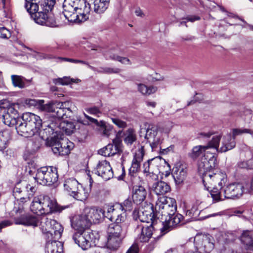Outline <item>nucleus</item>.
Returning <instances> with one entry per match:
<instances>
[{"mask_svg":"<svg viewBox=\"0 0 253 253\" xmlns=\"http://www.w3.org/2000/svg\"><path fill=\"white\" fill-rule=\"evenodd\" d=\"M98 153L105 157H110L115 154H119L116 149L114 148V147L111 143L108 144L105 147L100 149L98 151Z\"/></svg>","mask_w":253,"mask_h":253,"instance_id":"nucleus-41","label":"nucleus"},{"mask_svg":"<svg viewBox=\"0 0 253 253\" xmlns=\"http://www.w3.org/2000/svg\"><path fill=\"white\" fill-rule=\"evenodd\" d=\"M95 174L107 181L113 177V172L110 163L106 161H100L94 169Z\"/></svg>","mask_w":253,"mask_h":253,"instance_id":"nucleus-13","label":"nucleus"},{"mask_svg":"<svg viewBox=\"0 0 253 253\" xmlns=\"http://www.w3.org/2000/svg\"><path fill=\"white\" fill-rule=\"evenodd\" d=\"M138 247L136 245H133L127 251L126 253H138Z\"/></svg>","mask_w":253,"mask_h":253,"instance_id":"nucleus-64","label":"nucleus"},{"mask_svg":"<svg viewBox=\"0 0 253 253\" xmlns=\"http://www.w3.org/2000/svg\"><path fill=\"white\" fill-rule=\"evenodd\" d=\"M47 146L51 147L53 152L57 155H68L74 147V144L68 139H59L58 137H51L48 140Z\"/></svg>","mask_w":253,"mask_h":253,"instance_id":"nucleus-8","label":"nucleus"},{"mask_svg":"<svg viewBox=\"0 0 253 253\" xmlns=\"http://www.w3.org/2000/svg\"><path fill=\"white\" fill-rule=\"evenodd\" d=\"M136 213V215H137V217H136V220L139 219L141 222H147L146 219V217H145V213L144 211L140 209H139L137 211H134L133 214L134 216H135Z\"/></svg>","mask_w":253,"mask_h":253,"instance_id":"nucleus-57","label":"nucleus"},{"mask_svg":"<svg viewBox=\"0 0 253 253\" xmlns=\"http://www.w3.org/2000/svg\"><path fill=\"white\" fill-rule=\"evenodd\" d=\"M75 243L83 250L90 248L95 242L96 237L91 230L76 232L72 236Z\"/></svg>","mask_w":253,"mask_h":253,"instance_id":"nucleus-9","label":"nucleus"},{"mask_svg":"<svg viewBox=\"0 0 253 253\" xmlns=\"http://www.w3.org/2000/svg\"><path fill=\"white\" fill-rule=\"evenodd\" d=\"M4 123L10 126H15V128L17 130V126L20 123L21 118L13 117L12 115H2Z\"/></svg>","mask_w":253,"mask_h":253,"instance_id":"nucleus-39","label":"nucleus"},{"mask_svg":"<svg viewBox=\"0 0 253 253\" xmlns=\"http://www.w3.org/2000/svg\"><path fill=\"white\" fill-rule=\"evenodd\" d=\"M69 207V205L61 206L58 205L56 200L46 195L34 197L30 205V210L35 214L43 215L40 218L39 225L46 240H51L52 235L49 229L51 228V223H55L54 219L49 218L46 215L59 213Z\"/></svg>","mask_w":253,"mask_h":253,"instance_id":"nucleus-2","label":"nucleus"},{"mask_svg":"<svg viewBox=\"0 0 253 253\" xmlns=\"http://www.w3.org/2000/svg\"><path fill=\"white\" fill-rule=\"evenodd\" d=\"M103 55L107 60L111 59L113 60H116L117 55L112 53L111 50H107L103 53Z\"/></svg>","mask_w":253,"mask_h":253,"instance_id":"nucleus-59","label":"nucleus"},{"mask_svg":"<svg viewBox=\"0 0 253 253\" xmlns=\"http://www.w3.org/2000/svg\"><path fill=\"white\" fill-rule=\"evenodd\" d=\"M18 108V104L10 103L7 100H3L0 103V108L4 110L3 115H12L14 118L19 116L17 111Z\"/></svg>","mask_w":253,"mask_h":253,"instance_id":"nucleus-22","label":"nucleus"},{"mask_svg":"<svg viewBox=\"0 0 253 253\" xmlns=\"http://www.w3.org/2000/svg\"><path fill=\"white\" fill-rule=\"evenodd\" d=\"M218 166L216 154L209 153L204 155L198 165V171L203 176V184L207 190H210L211 196L215 202L221 200V192L216 187V184L221 189L226 182L225 174L213 172Z\"/></svg>","mask_w":253,"mask_h":253,"instance_id":"nucleus-1","label":"nucleus"},{"mask_svg":"<svg viewBox=\"0 0 253 253\" xmlns=\"http://www.w3.org/2000/svg\"><path fill=\"white\" fill-rule=\"evenodd\" d=\"M43 100H41L39 105V109L42 111L53 113L55 107V102L44 104Z\"/></svg>","mask_w":253,"mask_h":253,"instance_id":"nucleus-47","label":"nucleus"},{"mask_svg":"<svg viewBox=\"0 0 253 253\" xmlns=\"http://www.w3.org/2000/svg\"><path fill=\"white\" fill-rule=\"evenodd\" d=\"M63 7L64 15L70 22L80 23L89 18L90 6L85 0H64Z\"/></svg>","mask_w":253,"mask_h":253,"instance_id":"nucleus-3","label":"nucleus"},{"mask_svg":"<svg viewBox=\"0 0 253 253\" xmlns=\"http://www.w3.org/2000/svg\"><path fill=\"white\" fill-rule=\"evenodd\" d=\"M10 131L5 129L0 132V150L3 151L7 146L8 141L10 139Z\"/></svg>","mask_w":253,"mask_h":253,"instance_id":"nucleus-36","label":"nucleus"},{"mask_svg":"<svg viewBox=\"0 0 253 253\" xmlns=\"http://www.w3.org/2000/svg\"><path fill=\"white\" fill-rule=\"evenodd\" d=\"M42 126V120L39 116L27 112L21 117V122L17 126V132L25 137H31L38 133Z\"/></svg>","mask_w":253,"mask_h":253,"instance_id":"nucleus-5","label":"nucleus"},{"mask_svg":"<svg viewBox=\"0 0 253 253\" xmlns=\"http://www.w3.org/2000/svg\"><path fill=\"white\" fill-rule=\"evenodd\" d=\"M87 112L91 115H96L97 116H98V114L101 113V111H100L99 109L97 107L89 108L87 110Z\"/></svg>","mask_w":253,"mask_h":253,"instance_id":"nucleus-63","label":"nucleus"},{"mask_svg":"<svg viewBox=\"0 0 253 253\" xmlns=\"http://www.w3.org/2000/svg\"><path fill=\"white\" fill-rule=\"evenodd\" d=\"M202 204V202L196 200L191 209L192 211H193V215H195V216H197V217L202 211V207H201Z\"/></svg>","mask_w":253,"mask_h":253,"instance_id":"nucleus-50","label":"nucleus"},{"mask_svg":"<svg viewBox=\"0 0 253 253\" xmlns=\"http://www.w3.org/2000/svg\"><path fill=\"white\" fill-rule=\"evenodd\" d=\"M87 219L89 220V223L98 221L103 216V210L100 208L86 207L83 211Z\"/></svg>","mask_w":253,"mask_h":253,"instance_id":"nucleus-19","label":"nucleus"},{"mask_svg":"<svg viewBox=\"0 0 253 253\" xmlns=\"http://www.w3.org/2000/svg\"><path fill=\"white\" fill-rule=\"evenodd\" d=\"M184 248L183 253H201L198 251L197 243L196 242V238H190L185 244L183 245Z\"/></svg>","mask_w":253,"mask_h":253,"instance_id":"nucleus-32","label":"nucleus"},{"mask_svg":"<svg viewBox=\"0 0 253 253\" xmlns=\"http://www.w3.org/2000/svg\"><path fill=\"white\" fill-rule=\"evenodd\" d=\"M124 238L119 236L108 235L107 247L111 250H116L120 246Z\"/></svg>","mask_w":253,"mask_h":253,"instance_id":"nucleus-28","label":"nucleus"},{"mask_svg":"<svg viewBox=\"0 0 253 253\" xmlns=\"http://www.w3.org/2000/svg\"><path fill=\"white\" fill-rule=\"evenodd\" d=\"M207 150V147L203 145H198L193 148L189 156L193 159H196L203 155V153Z\"/></svg>","mask_w":253,"mask_h":253,"instance_id":"nucleus-43","label":"nucleus"},{"mask_svg":"<svg viewBox=\"0 0 253 253\" xmlns=\"http://www.w3.org/2000/svg\"><path fill=\"white\" fill-rule=\"evenodd\" d=\"M169 219L166 225H165L163 228L161 229L162 232L165 231L166 233L168 232L170 228H173L180 224L182 220L183 219L182 215L179 213H174L173 215L169 216Z\"/></svg>","mask_w":253,"mask_h":253,"instance_id":"nucleus-25","label":"nucleus"},{"mask_svg":"<svg viewBox=\"0 0 253 253\" xmlns=\"http://www.w3.org/2000/svg\"><path fill=\"white\" fill-rule=\"evenodd\" d=\"M58 178L57 168L53 167H44L37 170L35 179L37 182L43 185H51Z\"/></svg>","mask_w":253,"mask_h":253,"instance_id":"nucleus-7","label":"nucleus"},{"mask_svg":"<svg viewBox=\"0 0 253 253\" xmlns=\"http://www.w3.org/2000/svg\"><path fill=\"white\" fill-rule=\"evenodd\" d=\"M78 126L77 124H75V123L68 121H63L59 125V127L67 135H71L74 133Z\"/></svg>","mask_w":253,"mask_h":253,"instance_id":"nucleus-29","label":"nucleus"},{"mask_svg":"<svg viewBox=\"0 0 253 253\" xmlns=\"http://www.w3.org/2000/svg\"><path fill=\"white\" fill-rule=\"evenodd\" d=\"M111 119L112 122L120 128L124 129L127 126V124L126 122L122 121L117 118H111Z\"/></svg>","mask_w":253,"mask_h":253,"instance_id":"nucleus-55","label":"nucleus"},{"mask_svg":"<svg viewBox=\"0 0 253 253\" xmlns=\"http://www.w3.org/2000/svg\"><path fill=\"white\" fill-rule=\"evenodd\" d=\"M88 193L80 185L78 190L75 191L72 196L75 198L77 200L84 201H85L88 196Z\"/></svg>","mask_w":253,"mask_h":253,"instance_id":"nucleus-42","label":"nucleus"},{"mask_svg":"<svg viewBox=\"0 0 253 253\" xmlns=\"http://www.w3.org/2000/svg\"><path fill=\"white\" fill-rule=\"evenodd\" d=\"M122 133V130L119 131L117 136L113 140L112 143H111L119 154L123 151L122 139L118 136V135L120 136Z\"/></svg>","mask_w":253,"mask_h":253,"instance_id":"nucleus-46","label":"nucleus"},{"mask_svg":"<svg viewBox=\"0 0 253 253\" xmlns=\"http://www.w3.org/2000/svg\"><path fill=\"white\" fill-rule=\"evenodd\" d=\"M14 222L16 224L36 227L39 225L40 218L30 214H26L14 218Z\"/></svg>","mask_w":253,"mask_h":253,"instance_id":"nucleus-20","label":"nucleus"},{"mask_svg":"<svg viewBox=\"0 0 253 253\" xmlns=\"http://www.w3.org/2000/svg\"><path fill=\"white\" fill-rule=\"evenodd\" d=\"M120 203H116L113 205H108L107 211L103 210V216L106 217L110 221L115 220L117 223H123L126 218V214L121 212L120 210L122 208Z\"/></svg>","mask_w":253,"mask_h":253,"instance_id":"nucleus-10","label":"nucleus"},{"mask_svg":"<svg viewBox=\"0 0 253 253\" xmlns=\"http://www.w3.org/2000/svg\"><path fill=\"white\" fill-rule=\"evenodd\" d=\"M124 142L128 146L131 145L136 140V135L132 128H128L124 132Z\"/></svg>","mask_w":253,"mask_h":253,"instance_id":"nucleus-40","label":"nucleus"},{"mask_svg":"<svg viewBox=\"0 0 253 253\" xmlns=\"http://www.w3.org/2000/svg\"><path fill=\"white\" fill-rule=\"evenodd\" d=\"M243 133L253 134V131L247 128H234L232 129V137L235 139L236 136Z\"/></svg>","mask_w":253,"mask_h":253,"instance_id":"nucleus-52","label":"nucleus"},{"mask_svg":"<svg viewBox=\"0 0 253 253\" xmlns=\"http://www.w3.org/2000/svg\"><path fill=\"white\" fill-rule=\"evenodd\" d=\"M242 183H233L227 185L223 190L224 197L226 199L239 198L245 192Z\"/></svg>","mask_w":253,"mask_h":253,"instance_id":"nucleus-14","label":"nucleus"},{"mask_svg":"<svg viewBox=\"0 0 253 253\" xmlns=\"http://www.w3.org/2000/svg\"><path fill=\"white\" fill-rule=\"evenodd\" d=\"M153 221L149 226H144L142 224L138 225L135 229V232L138 234L137 240L140 242H147L151 238L153 234Z\"/></svg>","mask_w":253,"mask_h":253,"instance_id":"nucleus-18","label":"nucleus"},{"mask_svg":"<svg viewBox=\"0 0 253 253\" xmlns=\"http://www.w3.org/2000/svg\"><path fill=\"white\" fill-rule=\"evenodd\" d=\"M71 106L72 103L70 101H55L53 116L59 119L71 117L72 114Z\"/></svg>","mask_w":253,"mask_h":253,"instance_id":"nucleus-12","label":"nucleus"},{"mask_svg":"<svg viewBox=\"0 0 253 253\" xmlns=\"http://www.w3.org/2000/svg\"><path fill=\"white\" fill-rule=\"evenodd\" d=\"M187 170L183 166H175L172 169V175L176 184H182L187 176Z\"/></svg>","mask_w":253,"mask_h":253,"instance_id":"nucleus-23","label":"nucleus"},{"mask_svg":"<svg viewBox=\"0 0 253 253\" xmlns=\"http://www.w3.org/2000/svg\"><path fill=\"white\" fill-rule=\"evenodd\" d=\"M25 3L24 4V7L27 10H31L32 5L34 4H39L36 2V0H25Z\"/></svg>","mask_w":253,"mask_h":253,"instance_id":"nucleus-61","label":"nucleus"},{"mask_svg":"<svg viewBox=\"0 0 253 253\" xmlns=\"http://www.w3.org/2000/svg\"><path fill=\"white\" fill-rule=\"evenodd\" d=\"M19 186V184H18L13 188V195L15 198L17 199V201H20L21 203H24V202H27V198L26 197L21 196L20 195L22 194V190Z\"/></svg>","mask_w":253,"mask_h":253,"instance_id":"nucleus-48","label":"nucleus"},{"mask_svg":"<svg viewBox=\"0 0 253 253\" xmlns=\"http://www.w3.org/2000/svg\"><path fill=\"white\" fill-rule=\"evenodd\" d=\"M26 189L28 192H30L28 194V196L27 198V201L30 200V199L33 196L34 193L36 192L37 188L35 186H31L30 184H27L26 186Z\"/></svg>","mask_w":253,"mask_h":253,"instance_id":"nucleus-56","label":"nucleus"},{"mask_svg":"<svg viewBox=\"0 0 253 253\" xmlns=\"http://www.w3.org/2000/svg\"><path fill=\"white\" fill-rule=\"evenodd\" d=\"M73 82L70 77H64L62 78H58L54 80V83L57 84L67 85Z\"/></svg>","mask_w":253,"mask_h":253,"instance_id":"nucleus-54","label":"nucleus"},{"mask_svg":"<svg viewBox=\"0 0 253 253\" xmlns=\"http://www.w3.org/2000/svg\"><path fill=\"white\" fill-rule=\"evenodd\" d=\"M147 195V191L142 186H135L133 188L132 198L133 202L137 205L146 203L145 200Z\"/></svg>","mask_w":253,"mask_h":253,"instance_id":"nucleus-21","label":"nucleus"},{"mask_svg":"<svg viewBox=\"0 0 253 253\" xmlns=\"http://www.w3.org/2000/svg\"><path fill=\"white\" fill-rule=\"evenodd\" d=\"M54 222L55 223H51V228L49 229V231H51L50 233H52V235L51 240H52L53 238L55 239H60L63 232V227L61 224L55 220H54Z\"/></svg>","mask_w":253,"mask_h":253,"instance_id":"nucleus-33","label":"nucleus"},{"mask_svg":"<svg viewBox=\"0 0 253 253\" xmlns=\"http://www.w3.org/2000/svg\"><path fill=\"white\" fill-rule=\"evenodd\" d=\"M155 209V215L158 219H159L161 216L173 215L177 209L176 202L172 198L161 197L157 200Z\"/></svg>","mask_w":253,"mask_h":253,"instance_id":"nucleus-6","label":"nucleus"},{"mask_svg":"<svg viewBox=\"0 0 253 253\" xmlns=\"http://www.w3.org/2000/svg\"><path fill=\"white\" fill-rule=\"evenodd\" d=\"M120 205L122 206V208L120 210L121 212L122 213L124 212L125 213L126 210H130L132 207V202L131 199L127 198L125 200L123 203H120Z\"/></svg>","mask_w":253,"mask_h":253,"instance_id":"nucleus-53","label":"nucleus"},{"mask_svg":"<svg viewBox=\"0 0 253 253\" xmlns=\"http://www.w3.org/2000/svg\"><path fill=\"white\" fill-rule=\"evenodd\" d=\"M240 239L241 242L246 245L249 249L253 242V239L250 234V232L249 231H244L240 237Z\"/></svg>","mask_w":253,"mask_h":253,"instance_id":"nucleus-45","label":"nucleus"},{"mask_svg":"<svg viewBox=\"0 0 253 253\" xmlns=\"http://www.w3.org/2000/svg\"><path fill=\"white\" fill-rule=\"evenodd\" d=\"M81 185L78 181L74 178H70L66 179L64 184L65 189L68 191L69 194L72 195L78 190V188Z\"/></svg>","mask_w":253,"mask_h":253,"instance_id":"nucleus-30","label":"nucleus"},{"mask_svg":"<svg viewBox=\"0 0 253 253\" xmlns=\"http://www.w3.org/2000/svg\"><path fill=\"white\" fill-rule=\"evenodd\" d=\"M0 37L3 39H8L11 37V33L6 28L0 27Z\"/></svg>","mask_w":253,"mask_h":253,"instance_id":"nucleus-58","label":"nucleus"},{"mask_svg":"<svg viewBox=\"0 0 253 253\" xmlns=\"http://www.w3.org/2000/svg\"><path fill=\"white\" fill-rule=\"evenodd\" d=\"M57 131H55L51 126L48 125L44 129H40L38 132L42 139L46 140V144L47 145L48 140H50V138L53 137L51 136L53 134L54 132L57 133Z\"/></svg>","mask_w":253,"mask_h":253,"instance_id":"nucleus-35","label":"nucleus"},{"mask_svg":"<svg viewBox=\"0 0 253 253\" xmlns=\"http://www.w3.org/2000/svg\"><path fill=\"white\" fill-rule=\"evenodd\" d=\"M76 118L77 123H75V124H77L78 125V126H77L79 127L78 128H80L81 125L83 126H86L89 125V123L88 121L84 120L80 117H77Z\"/></svg>","mask_w":253,"mask_h":253,"instance_id":"nucleus-60","label":"nucleus"},{"mask_svg":"<svg viewBox=\"0 0 253 253\" xmlns=\"http://www.w3.org/2000/svg\"><path fill=\"white\" fill-rule=\"evenodd\" d=\"M236 142L234 138L231 134H227L223 137L221 146L219 148V152H225L231 150L235 147Z\"/></svg>","mask_w":253,"mask_h":253,"instance_id":"nucleus-26","label":"nucleus"},{"mask_svg":"<svg viewBox=\"0 0 253 253\" xmlns=\"http://www.w3.org/2000/svg\"><path fill=\"white\" fill-rule=\"evenodd\" d=\"M59 239L46 240V251L47 253H63V245Z\"/></svg>","mask_w":253,"mask_h":253,"instance_id":"nucleus-24","label":"nucleus"},{"mask_svg":"<svg viewBox=\"0 0 253 253\" xmlns=\"http://www.w3.org/2000/svg\"><path fill=\"white\" fill-rule=\"evenodd\" d=\"M213 238L209 236L204 237L202 240L203 247L205 252L207 253L211 252L214 247Z\"/></svg>","mask_w":253,"mask_h":253,"instance_id":"nucleus-37","label":"nucleus"},{"mask_svg":"<svg viewBox=\"0 0 253 253\" xmlns=\"http://www.w3.org/2000/svg\"><path fill=\"white\" fill-rule=\"evenodd\" d=\"M221 135H220L214 136L212 139L209 142L208 145L205 146L207 147V149L210 148H215L217 151L219 152V148L218 147Z\"/></svg>","mask_w":253,"mask_h":253,"instance_id":"nucleus-49","label":"nucleus"},{"mask_svg":"<svg viewBox=\"0 0 253 253\" xmlns=\"http://www.w3.org/2000/svg\"><path fill=\"white\" fill-rule=\"evenodd\" d=\"M54 4L53 0H41L39 4L32 5L31 10L27 11L36 23L42 26L56 27L57 23L54 17L48 15Z\"/></svg>","mask_w":253,"mask_h":253,"instance_id":"nucleus-4","label":"nucleus"},{"mask_svg":"<svg viewBox=\"0 0 253 253\" xmlns=\"http://www.w3.org/2000/svg\"><path fill=\"white\" fill-rule=\"evenodd\" d=\"M71 224L72 227L76 232L90 230L89 229L90 226L89 220L86 219L83 212L81 214L73 217L71 219Z\"/></svg>","mask_w":253,"mask_h":253,"instance_id":"nucleus-16","label":"nucleus"},{"mask_svg":"<svg viewBox=\"0 0 253 253\" xmlns=\"http://www.w3.org/2000/svg\"><path fill=\"white\" fill-rule=\"evenodd\" d=\"M151 189L157 195H164L170 190V186L167 183L162 181L155 182Z\"/></svg>","mask_w":253,"mask_h":253,"instance_id":"nucleus-27","label":"nucleus"},{"mask_svg":"<svg viewBox=\"0 0 253 253\" xmlns=\"http://www.w3.org/2000/svg\"><path fill=\"white\" fill-rule=\"evenodd\" d=\"M136 84L137 85L138 90L143 95H149L155 93L157 90L156 86H148L143 84Z\"/></svg>","mask_w":253,"mask_h":253,"instance_id":"nucleus-38","label":"nucleus"},{"mask_svg":"<svg viewBox=\"0 0 253 253\" xmlns=\"http://www.w3.org/2000/svg\"><path fill=\"white\" fill-rule=\"evenodd\" d=\"M107 233L108 235L119 236L124 238L122 223H117L115 221V223L111 224L108 227Z\"/></svg>","mask_w":253,"mask_h":253,"instance_id":"nucleus-31","label":"nucleus"},{"mask_svg":"<svg viewBox=\"0 0 253 253\" xmlns=\"http://www.w3.org/2000/svg\"><path fill=\"white\" fill-rule=\"evenodd\" d=\"M11 79L13 85L20 88L25 87V81L26 80L23 77L18 75H12Z\"/></svg>","mask_w":253,"mask_h":253,"instance_id":"nucleus-44","label":"nucleus"},{"mask_svg":"<svg viewBox=\"0 0 253 253\" xmlns=\"http://www.w3.org/2000/svg\"><path fill=\"white\" fill-rule=\"evenodd\" d=\"M93 1L94 11L96 13H103L107 8L110 0H91Z\"/></svg>","mask_w":253,"mask_h":253,"instance_id":"nucleus-34","label":"nucleus"},{"mask_svg":"<svg viewBox=\"0 0 253 253\" xmlns=\"http://www.w3.org/2000/svg\"><path fill=\"white\" fill-rule=\"evenodd\" d=\"M144 155V147L141 146L135 152L132 159L131 167L129 169V175L133 176L140 169L141 163Z\"/></svg>","mask_w":253,"mask_h":253,"instance_id":"nucleus-17","label":"nucleus"},{"mask_svg":"<svg viewBox=\"0 0 253 253\" xmlns=\"http://www.w3.org/2000/svg\"><path fill=\"white\" fill-rule=\"evenodd\" d=\"M95 71H96L98 73H103V74L115 73V74H117V73H119L121 71V70L119 68H109V67H104V68L101 67V68H100L98 70H96L95 69Z\"/></svg>","mask_w":253,"mask_h":253,"instance_id":"nucleus-51","label":"nucleus"},{"mask_svg":"<svg viewBox=\"0 0 253 253\" xmlns=\"http://www.w3.org/2000/svg\"><path fill=\"white\" fill-rule=\"evenodd\" d=\"M158 127L154 124H149L147 128L145 138L148 140L153 151H156L161 143L160 137L158 136Z\"/></svg>","mask_w":253,"mask_h":253,"instance_id":"nucleus-11","label":"nucleus"},{"mask_svg":"<svg viewBox=\"0 0 253 253\" xmlns=\"http://www.w3.org/2000/svg\"><path fill=\"white\" fill-rule=\"evenodd\" d=\"M159 148V149L160 151V153L163 155H165L168 154L169 152L173 150L174 148V145H170V146L167 147V148L162 149L161 146H158V148L156 149V150H157V149Z\"/></svg>","mask_w":253,"mask_h":253,"instance_id":"nucleus-62","label":"nucleus"},{"mask_svg":"<svg viewBox=\"0 0 253 253\" xmlns=\"http://www.w3.org/2000/svg\"><path fill=\"white\" fill-rule=\"evenodd\" d=\"M161 161V158L157 157L145 162L143 164V172L145 176H153L156 178L157 177L156 173L159 171L158 167Z\"/></svg>","mask_w":253,"mask_h":253,"instance_id":"nucleus-15","label":"nucleus"}]
</instances>
